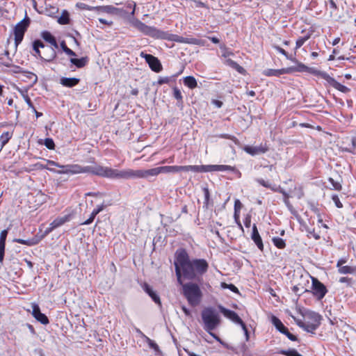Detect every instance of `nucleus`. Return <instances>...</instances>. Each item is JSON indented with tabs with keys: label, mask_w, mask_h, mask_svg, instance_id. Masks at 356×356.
Masks as SVG:
<instances>
[{
	"label": "nucleus",
	"mask_w": 356,
	"mask_h": 356,
	"mask_svg": "<svg viewBox=\"0 0 356 356\" xmlns=\"http://www.w3.org/2000/svg\"><path fill=\"white\" fill-rule=\"evenodd\" d=\"M24 98L25 99V101L29 106V109H30L32 113H35L36 118L40 117L42 115V113H39L36 111L35 108L33 106L30 98L28 97H25L24 95Z\"/></svg>",
	"instance_id": "40"
},
{
	"label": "nucleus",
	"mask_w": 356,
	"mask_h": 356,
	"mask_svg": "<svg viewBox=\"0 0 356 356\" xmlns=\"http://www.w3.org/2000/svg\"><path fill=\"white\" fill-rule=\"evenodd\" d=\"M33 48L35 53V56H38L45 60L50 61L56 56L54 49L45 47L40 40L34 41Z\"/></svg>",
	"instance_id": "8"
},
{
	"label": "nucleus",
	"mask_w": 356,
	"mask_h": 356,
	"mask_svg": "<svg viewBox=\"0 0 356 356\" xmlns=\"http://www.w3.org/2000/svg\"><path fill=\"white\" fill-rule=\"evenodd\" d=\"M244 152L254 156L256 155L265 154L269 149L266 143H261L259 146L245 145L243 147Z\"/></svg>",
	"instance_id": "14"
},
{
	"label": "nucleus",
	"mask_w": 356,
	"mask_h": 356,
	"mask_svg": "<svg viewBox=\"0 0 356 356\" xmlns=\"http://www.w3.org/2000/svg\"><path fill=\"white\" fill-rule=\"evenodd\" d=\"M182 286V293L192 307L197 306L202 301V292L199 285L194 282L180 284Z\"/></svg>",
	"instance_id": "6"
},
{
	"label": "nucleus",
	"mask_w": 356,
	"mask_h": 356,
	"mask_svg": "<svg viewBox=\"0 0 356 356\" xmlns=\"http://www.w3.org/2000/svg\"><path fill=\"white\" fill-rule=\"evenodd\" d=\"M272 241L274 245L279 249H283L286 247V243L282 238L273 237Z\"/></svg>",
	"instance_id": "39"
},
{
	"label": "nucleus",
	"mask_w": 356,
	"mask_h": 356,
	"mask_svg": "<svg viewBox=\"0 0 356 356\" xmlns=\"http://www.w3.org/2000/svg\"><path fill=\"white\" fill-rule=\"evenodd\" d=\"M190 171L194 172H207L211 171V165H191Z\"/></svg>",
	"instance_id": "30"
},
{
	"label": "nucleus",
	"mask_w": 356,
	"mask_h": 356,
	"mask_svg": "<svg viewBox=\"0 0 356 356\" xmlns=\"http://www.w3.org/2000/svg\"><path fill=\"white\" fill-rule=\"evenodd\" d=\"M143 289L151 297L155 303L161 305V300L159 295L153 291L149 284L144 283L143 285Z\"/></svg>",
	"instance_id": "25"
},
{
	"label": "nucleus",
	"mask_w": 356,
	"mask_h": 356,
	"mask_svg": "<svg viewBox=\"0 0 356 356\" xmlns=\"http://www.w3.org/2000/svg\"><path fill=\"white\" fill-rule=\"evenodd\" d=\"M273 47L276 49L279 53L282 54L286 57V59L291 60L292 62H297V60L296 58H294L293 56L289 55L284 49L281 48L280 47L277 45H273Z\"/></svg>",
	"instance_id": "36"
},
{
	"label": "nucleus",
	"mask_w": 356,
	"mask_h": 356,
	"mask_svg": "<svg viewBox=\"0 0 356 356\" xmlns=\"http://www.w3.org/2000/svg\"><path fill=\"white\" fill-rule=\"evenodd\" d=\"M211 171H232L236 173L241 177V173L235 167L228 165H211Z\"/></svg>",
	"instance_id": "22"
},
{
	"label": "nucleus",
	"mask_w": 356,
	"mask_h": 356,
	"mask_svg": "<svg viewBox=\"0 0 356 356\" xmlns=\"http://www.w3.org/2000/svg\"><path fill=\"white\" fill-rule=\"evenodd\" d=\"M160 168L161 173H175L181 171L189 172L191 165H165Z\"/></svg>",
	"instance_id": "18"
},
{
	"label": "nucleus",
	"mask_w": 356,
	"mask_h": 356,
	"mask_svg": "<svg viewBox=\"0 0 356 356\" xmlns=\"http://www.w3.org/2000/svg\"><path fill=\"white\" fill-rule=\"evenodd\" d=\"M60 47L62 48V49L63 50V51L69 55V56H76V54L74 51H73L71 49L68 48L65 44V41H62L60 42Z\"/></svg>",
	"instance_id": "46"
},
{
	"label": "nucleus",
	"mask_w": 356,
	"mask_h": 356,
	"mask_svg": "<svg viewBox=\"0 0 356 356\" xmlns=\"http://www.w3.org/2000/svg\"><path fill=\"white\" fill-rule=\"evenodd\" d=\"M8 235V230L3 229L0 233V243L6 244V240Z\"/></svg>",
	"instance_id": "58"
},
{
	"label": "nucleus",
	"mask_w": 356,
	"mask_h": 356,
	"mask_svg": "<svg viewBox=\"0 0 356 356\" xmlns=\"http://www.w3.org/2000/svg\"><path fill=\"white\" fill-rule=\"evenodd\" d=\"M224 64L236 70L238 73L241 74H245L246 72L245 70L243 67H241L236 62L230 58L225 59L224 61Z\"/></svg>",
	"instance_id": "27"
},
{
	"label": "nucleus",
	"mask_w": 356,
	"mask_h": 356,
	"mask_svg": "<svg viewBox=\"0 0 356 356\" xmlns=\"http://www.w3.org/2000/svg\"><path fill=\"white\" fill-rule=\"evenodd\" d=\"M12 134L9 131L4 132L0 136L1 146H4L11 138Z\"/></svg>",
	"instance_id": "44"
},
{
	"label": "nucleus",
	"mask_w": 356,
	"mask_h": 356,
	"mask_svg": "<svg viewBox=\"0 0 356 356\" xmlns=\"http://www.w3.org/2000/svg\"><path fill=\"white\" fill-rule=\"evenodd\" d=\"M68 175L82 174V165L79 164H69L67 167Z\"/></svg>",
	"instance_id": "33"
},
{
	"label": "nucleus",
	"mask_w": 356,
	"mask_h": 356,
	"mask_svg": "<svg viewBox=\"0 0 356 356\" xmlns=\"http://www.w3.org/2000/svg\"><path fill=\"white\" fill-rule=\"evenodd\" d=\"M271 322L273 324V325L276 327V329L280 332L286 335L289 339L293 341H297V337L289 332L287 327H286L284 325V324L277 317L273 316L271 318Z\"/></svg>",
	"instance_id": "13"
},
{
	"label": "nucleus",
	"mask_w": 356,
	"mask_h": 356,
	"mask_svg": "<svg viewBox=\"0 0 356 356\" xmlns=\"http://www.w3.org/2000/svg\"><path fill=\"white\" fill-rule=\"evenodd\" d=\"M255 180L261 186H264L265 188H271L272 190H274V188H273L271 187L270 184L269 182L265 181L264 179L258 178V179H256Z\"/></svg>",
	"instance_id": "53"
},
{
	"label": "nucleus",
	"mask_w": 356,
	"mask_h": 356,
	"mask_svg": "<svg viewBox=\"0 0 356 356\" xmlns=\"http://www.w3.org/2000/svg\"><path fill=\"white\" fill-rule=\"evenodd\" d=\"M220 137L222 138H226V139L232 140L236 144L238 143V139L235 136H231V135H229V134H221L220 136Z\"/></svg>",
	"instance_id": "60"
},
{
	"label": "nucleus",
	"mask_w": 356,
	"mask_h": 356,
	"mask_svg": "<svg viewBox=\"0 0 356 356\" xmlns=\"http://www.w3.org/2000/svg\"><path fill=\"white\" fill-rule=\"evenodd\" d=\"M174 264L177 282L179 284H182V277L189 280H199L209 268V264L204 259L190 260L184 249L176 251Z\"/></svg>",
	"instance_id": "1"
},
{
	"label": "nucleus",
	"mask_w": 356,
	"mask_h": 356,
	"mask_svg": "<svg viewBox=\"0 0 356 356\" xmlns=\"http://www.w3.org/2000/svg\"><path fill=\"white\" fill-rule=\"evenodd\" d=\"M220 286L222 289H229L230 291L235 293H239L238 288L232 284H227L225 282H221Z\"/></svg>",
	"instance_id": "45"
},
{
	"label": "nucleus",
	"mask_w": 356,
	"mask_h": 356,
	"mask_svg": "<svg viewBox=\"0 0 356 356\" xmlns=\"http://www.w3.org/2000/svg\"><path fill=\"white\" fill-rule=\"evenodd\" d=\"M6 244L0 243V263L2 264L4 259Z\"/></svg>",
	"instance_id": "59"
},
{
	"label": "nucleus",
	"mask_w": 356,
	"mask_h": 356,
	"mask_svg": "<svg viewBox=\"0 0 356 356\" xmlns=\"http://www.w3.org/2000/svg\"><path fill=\"white\" fill-rule=\"evenodd\" d=\"M297 63L296 66L293 67H288L289 74L298 72H307L309 74H314L315 76H319L322 79L323 74L325 72L320 71L314 67H309L305 65V64L299 62H296Z\"/></svg>",
	"instance_id": "9"
},
{
	"label": "nucleus",
	"mask_w": 356,
	"mask_h": 356,
	"mask_svg": "<svg viewBox=\"0 0 356 356\" xmlns=\"http://www.w3.org/2000/svg\"><path fill=\"white\" fill-rule=\"evenodd\" d=\"M292 291H293V293H295L296 294H297L298 296H300V294L302 293H303L304 291H307V290H303L302 287L300 289L299 286H298V285H296V286H293Z\"/></svg>",
	"instance_id": "62"
},
{
	"label": "nucleus",
	"mask_w": 356,
	"mask_h": 356,
	"mask_svg": "<svg viewBox=\"0 0 356 356\" xmlns=\"http://www.w3.org/2000/svg\"><path fill=\"white\" fill-rule=\"evenodd\" d=\"M105 208V205L104 204H101V205H98L97 207V208H95L92 211V213L97 216L98 213H99L102 211H103V209Z\"/></svg>",
	"instance_id": "63"
},
{
	"label": "nucleus",
	"mask_w": 356,
	"mask_h": 356,
	"mask_svg": "<svg viewBox=\"0 0 356 356\" xmlns=\"http://www.w3.org/2000/svg\"><path fill=\"white\" fill-rule=\"evenodd\" d=\"M35 166L38 168H40V169H47L49 171H51V172H56L59 175H68V172H67L68 170V168L67 167H69V164L68 165H60L59 164V166H58V168H61L60 170H58V171H56L54 169H52L47 165H44L42 164H40V163H36L35 164Z\"/></svg>",
	"instance_id": "24"
},
{
	"label": "nucleus",
	"mask_w": 356,
	"mask_h": 356,
	"mask_svg": "<svg viewBox=\"0 0 356 356\" xmlns=\"http://www.w3.org/2000/svg\"><path fill=\"white\" fill-rule=\"evenodd\" d=\"M173 96L174 97L179 101L182 100V95L179 89L177 88H174L173 89Z\"/></svg>",
	"instance_id": "56"
},
{
	"label": "nucleus",
	"mask_w": 356,
	"mask_h": 356,
	"mask_svg": "<svg viewBox=\"0 0 356 356\" xmlns=\"http://www.w3.org/2000/svg\"><path fill=\"white\" fill-rule=\"evenodd\" d=\"M140 56L145 60L152 71L159 72L162 70L163 67L158 58L153 55L146 54L144 51L140 53Z\"/></svg>",
	"instance_id": "10"
},
{
	"label": "nucleus",
	"mask_w": 356,
	"mask_h": 356,
	"mask_svg": "<svg viewBox=\"0 0 356 356\" xmlns=\"http://www.w3.org/2000/svg\"><path fill=\"white\" fill-rule=\"evenodd\" d=\"M44 145L49 149H54L55 148V144L53 139L47 138L44 139Z\"/></svg>",
	"instance_id": "50"
},
{
	"label": "nucleus",
	"mask_w": 356,
	"mask_h": 356,
	"mask_svg": "<svg viewBox=\"0 0 356 356\" xmlns=\"http://www.w3.org/2000/svg\"><path fill=\"white\" fill-rule=\"evenodd\" d=\"M37 79L38 77L35 74L24 71V82L27 83L26 87L32 86L35 83H36Z\"/></svg>",
	"instance_id": "26"
},
{
	"label": "nucleus",
	"mask_w": 356,
	"mask_h": 356,
	"mask_svg": "<svg viewBox=\"0 0 356 356\" xmlns=\"http://www.w3.org/2000/svg\"><path fill=\"white\" fill-rule=\"evenodd\" d=\"M147 344L149 345V348L155 350H159V346L153 341L151 339H149V337H145V340Z\"/></svg>",
	"instance_id": "54"
},
{
	"label": "nucleus",
	"mask_w": 356,
	"mask_h": 356,
	"mask_svg": "<svg viewBox=\"0 0 356 356\" xmlns=\"http://www.w3.org/2000/svg\"><path fill=\"white\" fill-rule=\"evenodd\" d=\"M22 41V20L19 22L15 28V42L18 45Z\"/></svg>",
	"instance_id": "28"
},
{
	"label": "nucleus",
	"mask_w": 356,
	"mask_h": 356,
	"mask_svg": "<svg viewBox=\"0 0 356 356\" xmlns=\"http://www.w3.org/2000/svg\"><path fill=\"white\" fill-rule=\"evenodd\" d=\"M76 6L81 10H93L95 6H90L84 3H77Z\"/></svg>",
	"instance_id": "49"
},
{
	"label": "nucleus",
	"mask_w": 356,
	"mask_h": 356,
	"mask_svg": "<svg viewBox=\"0 0 356 356\" xmlns=\"http://www.w3.org/2000/svg\"><path fill=\"white\" fill-rule=\"evenodd\" d=\"M322 79L325 80L329 86L333 87L336 90L343 92V93H348L350 91V89L346 86H343L337 81L333 77L330 76L327 73L325 72L323 74Z\"/></svg>",
	"instance_id": "15"
},
{
	"label": "nucleus",
	"mask_w": 356,
	"mask_h": 356,
	"mask_svg": "<svg viewBox=\"0 0 356 356\" xmlns=\"http://www.w3.org/2000/svg\"><path fill=\"white\" fill-rule=\"evenodd\" d=\"M70 62L76 65L77 67L81 68L84 67L86 65L87 63V58H71Z\"/></svg>",
	"instance_id": "38"
},
{
	"label": "nucleus",
	"mask_w": 356,
	"mask_h": 356,
	"mask_svg": "<svg viewBox=\"0 0 356 356\" xmlns=\"http://www.w3.org/2000/svg\"><path fill=\"white\" fill-rule=\"evenodd\" d=\"M126 7L127 9H131L132 11L131 13V15L134 16L135 15V10L136 7V3L133 1H129L126 3Z\"/></svg>",
	"instance_id": "52"
},
{
	"label": "nucleus",
	"mask_w": 356,
	"mask_h": 356,
	"mask_svg": "<svg viewBox=\"0 0 356 356\" xmlns=\"http://www.w3.org/2000/svg\"><path fill=\"white\" fill-rule=\"evenodd\" d=\"M90 174L103 178L120 179V170L95 163L94 165L82 166V174Z\"/></svg>",
	"instance_id": "4"
},
{
	"label": "nucleus",
	"mask_w": 356,
	"mask_h": 356,
	"mask_svg": "<svg viewBox=\"0 0 356 356\" xmlns=\"http://www.w3.org/2000/svg\"><path fill=\"white\" fill-rule=\"evenodd\" d=\"M40 240H41V237L35 236V237L32 238L31 239L24 240L23 243H24V245L26 244V245H33L38 244Z\"/></svg>",
	"instance_id": "47"
},
{
	"label": "nucleus",
	"mask_w": 356,
	"mask_h": 356,
	"mask_svg": "<svg viewBox=\"0 0 356 356\" xmlns=\"http://www.w3.org/2000/svg\"><path fill=\"white\" fill-rule=\"evenodd\" d=\"M42 38L47 42L51 44L54 48H58V44L55 38L49 31H43Z\"/></svg>",
	"instance_id": "31"
},
{
	"label": "nucleus",
	"mask_w": 356,
	"mask_h": 356,
	"mask_svg": "<svg viewBox=\"0 0 356 356\" xmlns=\"http://www.w3.org/2000/svg\"><path fill=\"white\" fill-rule=\"evenodd\" d=\"M340 274H355L356 273V267L350 266H343L338 269Z\"/></svg>",
	"instance_id": "35"
},
{
	"label": "nucleus",
	"mask_w": 356,
	"mask_h": 356,
	"mask_svg": "<svg viewBox=\"0 0 356 356\" xmlns=\"http://www.w3.org/2000/svg\"><path fill=\"white\" fill-rule=\"evenodd\" d=\"M308 234H309L310 237H313L316 240H318L321 238L320 234L316 233L314 229L312 230L308 229Z\"/></svg>",
	"instance_id": "61"
},
{
	"label": "nucleus",
	"mask_w": 356,
	"mask_h": 356,
	"mask_svg": "<svg viewBox=\"0 0 356 356\" xmlns=\"http://www.w3.org/2000/svg\"><path fill=\"white\" fill-rule=\"evenodd\" d=\"M201 318L204 330L217 341L222 343L220 338L213 332L220 325V317L214 308L205 307L201 312Z\"/></svg>",
	"instance_id": "3"
},
{
	"label": "nucleus",
	"mask_w": 356,
	"mask_h": 356,
	"mask_svg": "<svg viewBox=\"0 0 356 356\" xmlns=\"http://www.w3.org/2000/svg\"><path fill=\"white\" fill-rule=\"evenodd\" d=\"M218 308L219 311L224 315L225 317L229 319L232 322L241 325L243 324V321L238 316V315L234 311L228 309L222 305H218Z\"/></svg>",
	"instance_id": "16"
},
{
	"label": "nucleus",
	"mask_w": 356,
	"mask_h": 356,
	"mask_svg": "<svg viewBox=\"0 0 356 356\" xmlns=\"http://www.w3.org/2000/svg\"><path fill=\"white\" fill-rule=\"evenodd\" d=\"M70 21L69 13L66 10H63L61 15L58 19V24L61 25H67L70 24Z\"/></svg>",
	"instance_id": "34"
},
{
	"label": "nucleus",
	"mask_w": 356,
	"mask_h": 356,
	"mask_svg": "<svg viewBox=\"0 0 356 356\" xmlns=\"http://www.w3.org/2000/svg\"><path fill=\"white\" fill-rule=\"evenodd\" d=\"M263 74L266 76H280L284 74H289L288 67L279 70L267 69L264 71Z\"/></svg>",
	"instance_id": "23"
},
{
	"label": "nucleus",
	"mask_w": 356,
	"mask_h": 356,
	"mask_svg": "<svg viewBox=\"0 0 356 356\" xmlns=\"http://www.w3.org/2000/svg\"><path fill=\"white\" fill-rule=\"evenodd\" d=\"M329 181L332 184L333 189L337 191L341 190V185L339 182L335 181L332 178H329Z\"/></svg>",
	"instance_id": "55"
},
{
	"label": "nucleus",
	"mask_w": 356,
	"mask_h": 356,
	"mask_svg": "<svg viewBox=\"0 0 356 356\" xmlns=\"http://www.w3.org/2000/svg\"><path fill=\"white\" fill-rule=\"evenodd\" d=\"M131 24L145 35H147L154 39L166 40L177 42L179 38L178 35L169 33L155 26H148L138 19L133 20Z\"/></svg>",
	"instance_id": "2"
},
{
	"label": "nucleus",
	"mask_w": 356,
	"mask_h": 356,
	"mask_svg": "<svg viewBox=\"0 0 356 356\" xmlns=\"http://www.w3.org/2000/svg\"><path fill=\"white\" fill-rule=\"evenodd\" d=\"M72 218V213H68L63 216H58L54 219L50 224L49 227L44 231V235L49 234L54 229L62 226L65 223L71 220Z\"/></svg>",
	"instance_id": "11"
},
{
	"label": "nucleus",
	"mask_w": 356,
	"mask_h": 356,
	"mask_svg": "<svg viewBox=\"0 0 356 356\" xmlns=\"http://www.w3.org/2000/svg\"><path fill=\"white\" fill-rule=\"evenodd\" d=\"M251 238L254 241L255 245L257 246V248L260 250L263 251V250H264V244H263V242H262V239H261V238L260 236V234H259V233L258 232L257 225L255 224H254L253 226H252V234H251Z\"/></svg>",
	"instance_id": "21"
},
{
	"label": "nucleus",
	"mask_w": 356,
	"mask_h": 356,
	"mask_svg": "<svg viewBox=\"0 0 356 356\" xmlns=\"http://www.w3.org/2000/svg\"><path fill=\"white\" fill-rule=\"evenodd\" d=\"M31 308V314L38 322L43 325H47L49 323L47 316L40 312V309L38 304L32 303Z\"/></svg>",
	"instance_id": "17"
},
{
	"label": "nucleus",
	"mask_w": 356,
	"mask_h": 356,
	"mask_svg": "<svg viewBox=\"0 0 356 356\" xmlns=\"http://www.w3.org/2000/svg\"><path fill=\"white\" fill-rule=\"evenodd\" d=\"M311 37V34L308 33L307 35H305L304 37L299 38L296 42V50L300 48L305 42L309 40Z\"/></svg>",
	"instance_id": "42"
},
{
	"label": "nucleus",
	"mask_w": 356,
	"mask_h": 356,
	"mask_svg": "<svg viewBox=\"0 0 356 356\" xmlns=\"http://www.w3.org/2000/svg\"><path fill=\"white\" fill-rule=\"evenodd\" d=\"M294 195L296 196L298 199H301L304 196V192L302 186L295 187Z\"/></svg>",
	"instance_id": "51"
},
{
	"label": "nucleus",
	"mask_w": 356,
	"mask_h": 356,
	"mask_svg": "<svg viewBox=\"0 0 356 356\" xmlns=\"http://www.w3.org/2000/svg\"><path fill=\"white\" fill-rule=\"evenodd\" d=\"M220 49H221V51H222V56L224 57L226 59L228 58V57L229 56L233 55V53L231 51H229V49H227L224 45H221L220 46Z\"/></svg>",
	"instance_id": "48"
},
{
	"label": "nucleus",
	"mask_w": 356,
	"mask_h": 356,
	"mask_svg": "<svg viewBox=\"0 0 356 356\" xmlns=\"http://www.w3.org/2000/svg\"><path fill=\"white\" fill-rule=\"evenodd\" d=\"M47 196L40 191L33 190L26 197L27 206L31 210H36L40 205L46 202Z\"/></svg>",
	"instance_id": "7"
},
{
	"label": "nucleus",
	"mask_w": 356,
	"mask_h": 356,
	"mask_svg": "<svg viewBox=\"0 0 356 356\" xmlns=\"http://www.w3.org/2000/svg\"><path fill=\"white\" fill-rule=\"evenodd\" d=\"M296 324L301 328H302L304 330H305L307 332L314 333V331L318 327V324H314L312 322H303L300 319L294 318Z\"/></svg>",
	"instance_id": "19"
},
{
	"label": "nucleus",
	"mask_w": 356,
	"mask_h": 356,
	"mask_svg": "<svg viewBox=\"0 0 356 356\" xmlns=\"http://www.w3.org/2000/svg\"><path fill=\"white\" fill-rule=\"evenodd\" d=\"M184 84L190 89H194L197 86V83L194 76H188L184 78Z\"/></svg>",
	"instance_id": "32"
},
{
	"label": "nucleus",
	"mask_w": 356,
	"mask_h": 356,
	"mask_svg": "<svg viewBox=\"0 0 356 356\" xmlns=\"http://www.w3.org/2000/svg\"><path fill=\"white\" fill-rule=\"evenodd\" d=\"M161 173V168L157 167L148 170H133L130 168L120 170V179H149Z\"/></svg>",
	"instance_id": "5"
},
{
	"label": "nucleus",
	"mask_w": 356,
	"mask_h": 356,
	"mask_svg": "<svg viewBox=\"0 0 356 356\" xmlns=\"http://www.w3.org/2000/svg\"><path fill=\"white\" fill-rule=\"evenodd\" d=\"M80 79L77 78H66L60 79V83L65 87L72 88L79 83Z\"/></svg>",
	"instance_id": "29"
},
{
	"label": "nucleus",
	"mask_w": 356,
	"mask_h": 356,
	"mask_svg": "<svg viewBox=\"0 0 356 356\" xmlns=\"http://www.w3.org/2000/svg\"><path fill=\"white\" fill-rule=\"evenodd\" d=\"M332 200H333V202H334L335 204V206L337 207V208H342L343 207V204L341 202L339 197L337 195H333L332 197Z\"/></svg>",
	"instance_id": "57"
},
{
	"label": "nucleus",
	"mask_w": 356,
	"mask_h": 356,
	"mask_svg": "<svg viewBox=\"0 0 356 356\" xmlns=\"http://www.w3.org/2000/svg\"><path fill=\"white\" fill-rule=\"evenodd\" d=\"M308 318L310 319V322L314 324L317 323L318 327L321 325V316L316 312H311L308 314Z\"/></svg>",
	"instance_id": "37"
},
{
	"label": "nucleus",
	"mask_w": 356,
	"mask_h": 356,
	"mask_svg": "<svg viewBox=\"0 0 356 356\" xmlns=\"http://www.w3.org/2000/svg\"><path fill=\"white\" fill-rule=\"evenodd\" d=\"M120 9L117 8L113 6H95L94 8V11L97 14L101 13H108V14H118Z\"/></svg>",
	"instance_id": "20"
},
{
	"label": "nucleus",
	"mask_w": 356,
	"mask_h": 356,
	"mask_svg": "<svg viewBox=\"0 0 356 356\" xmlns=\"http://www.w3.org/2000/svg\"><path fill=\"white\" fill-rule=\"evenodd\" d=\"M312 291L314 296L318 300H321L327 292L325 286L315 277H312Z\"/></svg>",
	"instance_id": "12"
},
{
	"label": "nucleus",
	"mask_w": 356,
	"mask_h": 356,
	"mask_svg": "<svg viewBox=\"0 0 356 356\" xmlns=\"http://www.w3.org/2000/svg\"><path fill=\"white\" fill-rule=\"evenodd\" d=\"M170 81V78L166 76V77H160L158 79L157 83L159 85H162V84H164V83H168Z\"/></svg>",
	"instance_id": "64"
},
{
	"label": "nucleus",
	"mask_w": 356,
	"mask_h": 356,
	"mask_svg": "<svg viewBox=\"0 0 356 356\" xmlns=\"http://www.w3.org/2000/svg\"><path fill=\"white\" fill-rule=\"evenodd\" d=\"M186 44L203 46L205 44V42L202 40L197 39L195 38H186Z\"/></svg>",
	"instance_id": "43"
},
{
	"label": "nucleus",
	"mask_w": 356,
	"mask_h": 356,
	"mask_svg": "<svg viewBox=\"0 0 356 356\" xmlns=\"http://www.w3.org/2000/svg\"><path fill=\"white\" fill-rule=\"evenodd\" d=\"M278 353L286 356H302L296 349L281 350Z\"/></svg>",
	"instance_id": "41"
}]
</instances>
